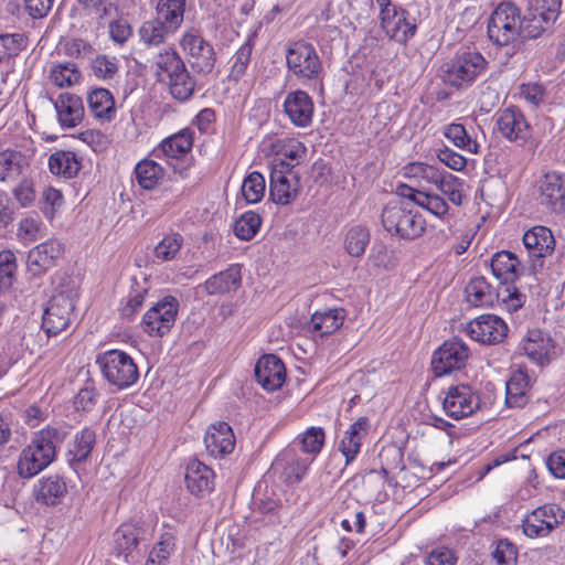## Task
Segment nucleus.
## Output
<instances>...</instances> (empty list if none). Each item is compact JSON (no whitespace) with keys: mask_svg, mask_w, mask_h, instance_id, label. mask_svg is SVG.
Masks as SVG:
<instances>
[{"mask_svg":"<svg viewBox=\"0 0 565 565\" xmlns=\"http://www.w3.org/2000/svg\"><path fill=\"white\" fill-rule=\"evenodd\" d=\"M67 435L66 427L49 426L38 431L19 454L18 475L23 479H31L47 468L55 459L56 447Z\"/></svg>","mask_w":565,"mask_h":565,"instance_id":"nucleus-1","label":"nucleus"},{"mask_svg":"<svg viewBox=\"0 0 565 565\" xmlns=\"http://www.w3.org/2000/svg\"><path fill=\"white\" fill-rule=\"evenodd\" d=\"M78 298V282L66 278L57 287L43 313L42 327L49 335L64 331L75 318V307Z\"/></svg>","mask_w":565,"mask_h":565,"instance_id":"nucleus-2","label":"nucleus"},{"mask_svg":"<svg viewBox=\"0 0 565 565\" xmlns=\"http://www.w3.org/2000/svg\"><path fill=\"white\" fill-rule=\"evenodd\" d=\"M104 380L118 391L134 386L139 380V370L134 359L121 350H107L96 358Z\"/></svg>","mask_w":565,"mask_h":565,"instance_id":"nucleus-3","label":"nucleus"},{"mask_svg":"<svg viewBox=\"0 0 565 565\" xmlns=\"http://www.w3.org/2000/svg\"><path fill=\"white\" fill-rule=\"evenodd\" d=\"M520 9L510 1L497 6L488 22V36L499 46L513 43L522 30H530L524 25Z\"/></svg>","mask_w":565,"mask_h":565,"instance_id":"nucleus-4","label":"nucleus"},{"mask_svg":"<svg viewBox=\"0 0 565 565\" xmlns=\"http://www.w3.org/2000/svg\"><path fill=\"white\" fill-rule=\"evenodd\" d=\"M384 228L402 238L419 237L426 226L424 217L415 210L399 201L390 202L382 213Z\"/></svg>","mask_w":565,"mask_h":565,"instance_id":"nucleus-5","label":"nucleus"},{"mask_svg":"<svg viewBox=\"0 0 565 565\" xmlns=\"http://www.w3.org/2000/svg\"><path fill=\"white\" fill-rule=\"evenodd\" d=\"M487 66L486 58L476 51L457 54L443 66V81L456 88L470 86Z\"/></svg>","mask_w":565,"mask_h":565,"instance_id":"nucleus-6","label":"nucleus"},{"mask_svg":"<svg viewBox=\"0 0 565 565\" xmlns=\"http://www.w3.org/2000/svg\"><path fill=\"white\" fill-rule=\"evenodd\" d=\"M380 8L381 29L391 40L404 44L416 33V23L409 13L391 0H375Z\"/></svg>","mask_w":565,"mask_h":565,"instance_id":"nucleus-7","label":"nucleus"},{"mask_svg":"<svg viewBox=\"0 0 565 565\" xmlns=\"http://www.w3.org/2000/svg\"><path fill=\"white\" fill-rule=\"evenodd\" d=\"M565 521V511L555 503L532 510L522 520V531L529 539L546 537Z\"/></svg>","mask_w":565,"mask_h":565,"instance_id":"nucleus-8","label":"nucleus"},{"mask_svg":"<svg viewBox=\"0 0 565 565\" xmlns=\"http://www.w3.org/2000/svg\"><path fill=\"white\" fill-rule=\"evenodd\" d=\"M470 350L465 341L452 338L445 341L433 354L431 370L438 377L463 369Z\"/></svg>","mask_w":565,"mask_h":565,"instance_id":"nucleus-9","label":"nucleus"},{"mask_svg":"<svg viewBox=\"0 0 565 565\" xmlns=\"http://www.w3.org/2000/svg\"><path fill=\"white\" fill-rule=\"evenodd\" d=\"M288 70L300 81L318 79L321 62L316 49L305 42L292 43L286 54Z\"/></svg>","mask_w":565,"mask_h":565,"instance_id":"nucleus-10","label":"nucleus"},{"mask_svg":"<svg viewBox=\"0 0 565 565\" xmlns=\"http://www.w3.org/2000/svg\"><path fill=\"white\" fill-rule=\"evenodd\" d=\"M178 300L167 296L151 306L141 320L142 330L150 337H163L173 327L178 313Z\"/></svg>","mask_w":565,"mask_h":565,"instance_id":"nucleus-11","label":"nucleus"},{"mask_svg":"<svg viewBox=\"0 0 565 565\" xmlns=\"http://www.w3.org/2000/svg\"><path fill=\"white\" fill-rule=\"evenodd\" d=\"M443 409L454 419L472 415L480 406L478 393L468 384L450 385L443 392Z\"/></svg>","mask_w":565,"mask_h":565,"instance_id":"nucleus-12","label":"nucleus"},{"mask_svg":"<svg viewBox=\"0 0 565 565\" xmlns=\"http://www.w3.org/2000/svg\"><path fill=\"white\" fill-rule=\"evenodd\" d=\"M182 51L190 56L191 63L200 72L209 73L215 64V54L212 45L206 42L199 31L190 29L180 40Z\"/></svg>","mask_w":565,"mask_h":565,"instance_id":"nucleus-13","label":"nucleus"},{"mask_svg":"<svg viewBox=\"0 0 565 565\" xmlns=\"http://www.w3.org/2000/svg\"><path fill=\"white\" fill-rule=\"evenodd\" d=\"M465 330L477 342L494 344L507 337L508 326L500 317L486 313L469 321Z\"/></svg>","mask_w":565,"mask_h":565,"instance_id":"nucleus-14","label":"nucleus"},{"mask_svg":"<svg viewBox=\"0 0 565 565\" xmlns=\"http://www.w3.org/2000/svg\"><path fill=\"white\" fill-rule=\"evenodd\" d=\"M299 193V178L292 170L273 167L269 181V195L274 203L288 205Z\"/></svg>","mask_w":565,"mask_h":565,"instance_id":"nucleus-15","label":"nucleus"},{"mask_svg":"<svg viewBox=\"0 0 565 565\" xmlns=\"http://www.w3.org/2000/svg\"><path fill=\"white\" fill-rule=\"evenodd\" d=\"M184 482L192 495L203 498L214 491L215 473L202 461L192 459L185 466Z\"/></svg>","mask_w":565,"mask_h":565,"instance_id":"nucleus-16","label":"nucleus"},{"mask_svg":"<svg viewBox=\"0 0 565 565\" xmlns=\"http://www.w3.org/2000/svg\"><path fill=\"white\" fill-rule=\"evenodd\" d=\"M524 354L539 365L548 364L555 356V344L546 332L530 330L520 344Z\"/></svg>","mask_w":565,"mask_h":565,"instance_id":"nucleus-17","label":"nucleus"},{"mask_svg":"<svg viewBox=\"0 0 565 565\" xmlns=\"http://www.w3.org/2000/svg\"><path fill=\"white\" fill-rule=\"evenodd\" d=\"M498 131L509 141L524 142L530 136V125L516 108H504L497 113Z\"/></svg>","mask_w":565,"mask_h":565,"instance_id":"nucleus-18","label":"nucleus"},{"mask_svg":"<svg viewBox=\"0 0 565 565\" xmlns=\"http://www.w3.org/2000/svg\"><path fill=\"white\" fill-rule=\"evenodd\" d=\"M559 0H532L529 12L527 36L536 38L555 22L559 13Z\"/></svg>","mask_w":565,"mask_h":565,"instance_id":"nucleus-19","label":"nucleus"},{"mask_svg":"<svg viewBox=\"0 0 565 565\" xmlns=\"http://www.w3.org/2000/svg\"><path fill=\"white\" fill-rule=\"evenodd\" d=\"M282 106L285 114L296 127L306 128L311 125L315 106L306 92L297 89L288 93Z\"/></svg>","mask_w":565,"mask_h":565,"instance_id":"nucleus-20","label":"nucleus"},{"mask_svg":"<svg viewBox=\"0 0 565 565\" xmlns=\"http://www.w3.org/2000/svg\"><path fill=\"white\" fill-rule=\"evenodd\" d=\"M63 253V243L56 238H50L29 252L28 267L33 274L40 275L53 267Z\"/></svg>","mask_w":565,"mask_h":565,"instance_id":"nucleus-21","label":"nucleus"},{"mask_svg":"<svg viewBox=\"0 0 565 565\" xmlns=\"http://www.w3.org/2000/svg\"><path fill=\"white\" fill-rule=\"evenodd\" d=\"M255 376L265 390H278L286 380L285 365L278 356L265 354L259 358L255 365Z\"/></svg>","mask_w":565,"mask_h":565,"instance_id":"nucleus-22","label":"nucleus"},{"mask_svg":"<svg viewBox=\"0 0 565 565\" xmlns=\"http://www.w3.org/2000/svg\"><path fill=\"white\" fill-rule=\"evenodd\" d=\"M57 122L63 129L74 128L84 118V105L79 96L71 93H62L52 100Z\"/></svg>","mask_w":565,"mask_h":565,"instance_id":"nucleus-23","label":"nucleus"},{"mask_svg":"<svg viewBox=\"0 0 565 565\" xmlns=\"http://www.w3.org/2000/svg\"><path fill=\"white\" fill-rule=\"evenodd\" d=\"M32 493L36 502L54 507L66 495L67 484L63 477L49 475L34 482Z\"/></svg>","mask_w":565,"mask_h":565,"instance_id":"nucleus-24","label":"nucleus"},{"mask_svg":"<svg viewBox=\"0 0 565 565\" xmlns=\"http://www.w3.org/2000/svg\"><path fill=\"white\" fill-rule=\"evenodd\" d=\"M204 444L209 454L215 458L231 454L235 447L232 427L225 422L212 424L205 433Z\"/></svg>","mask_w":565,"mask_h":565,"instance_id":"nucleus-25","label":"nucleus"},{"mask_svg":"<svg viewBox=\"0 0 565 565\" xmlns=\"http://www.w3.org/2000/svg\"><path fill=\"white\" fill-rule=\"evenodd\" d=\"M523 245L532 259L545 258L555 249V238L546 226H533L523 235Z\"/></svg>","mask_w":565,"mask_h":565,"instance_id":"nucleus-26","label":"nucleus"},{"mask_svg":"<svg viewBox=\"0 0 565 565\" xmlns=\"http://www.w3.org/2000/svg\"><path fill=\"white\" fill-rule=\"evenodd\" d=\"M369 427L370 419L365 416H362L353 422L343 433V436L339 443V450L345 458V465H350L352 461H354L360 454L362 440L367 434Z\"/></svg>","mask_w":565,"mask_h":565,"instance_id":"nucleus-27","label":"nucleus"},{"mask_svg":"<svg viewBox=\"0 0 565 565\" xmlns=\"http://www.w3.org/2000/svg\"><path fill=\"white\" fill-rule=\"evenodd\" d=\"M542 203L556 213H565V177L557 172L544 175L540 185Z\"/></svg>","mask_w":565,"mask_h":565,"instance_id":"nucleus-28","label":"nucleus"},{"mask_svg":"<svg viewBox=\"0 0 565 565\" xmlns=\"http://www.w3.org/2000/svg\"><path fill=\"white\" fill-rule=\"evenodd\" d=\"M193 146V135L190 129H182L179 132L163 139L154 149L157 157L162 156L167 160H183L186 158Z\"/></svg>","mask_w":565,"mask_h":565,"instance_id":"nucleus-29","label":"nucleus"},{"mask_svg":"<svg viewBox=\"0 0 565 565\" xmlns=\"http://www.w3.org/2000/svg\"><path fill=\"white\" fill-rule=\"evenodd\" d=\"M345 312L341 308H329L316 311L308 322V331L313 338H322L334 333L344 322Z\"/></svg>","mask_w":565,"mask_h":565,"instance_id":"nucleus-30","label":"nucleus"},{"mask_svg":"<svg viewBox=\"0 0 565 565\" xmlns=\"http://www.w3.org/2000/svg\"><path fill=\"white\" fill-rule=\"evenodd\" d=\"M152 67L158 82L163 84L186 70L183 60L173 47L161 50L154 56Z\"/></svg>","mask_w":565,"mask_h":565,"instance_id":"nucleus-31","label":"nucleus"},{"mask_svg":"<svg viewBox=\"0 0 565 565\" xmlns=\"http://www.w3.org/2000/svg\"><path fill=\"white\" fill-rule=\"evenodd\" d=\"M86 103L89 114L100 122H109L116 117L115 98L106 88L88 92Z\"/></svg>","mask_w":565,"mask_h":565,"instance_id":"nucleus-32","label":"nucleus"},{"mask_svg":"<svg viewBox=\"0 0 565 565\" xmlns=\"http://www.w3.org/2000/svg\"><path fill=\"white\" fill-rule=\"evenodd\" d=\"M310 462L307 459L299 458L294 450L286 449L280 452L273 462L274 469L282 471L287 483L299 482L308 472Z\"/></svg>","mask_w":565,"mask_h":565,"instance_id":"nucleus-33","label":"nucleus"},{"mask_svg":"<svg viewBox=\"0 0 565 565\" xmlns=\"http://www.w3.org/2000/svg\"><path fill=\"white\" fill-rule=\"evenodd\" d=\"M47 164L54 175L73 179L82 169V158L70 150H57L50 156Z\"/></svg>","mask_w":565,"mask_h":565,"instance_id":"nucleus-34","label":"nucleus"},{"mask_svg":"<svg viewBox=\"0 0 565 565\" xmlns=\"http://www.w3.org/2000/svg\"><path fill=\"white\" fill-rule=\"evenodd\" d=\"M491 270L500 282H514L520 271V260L509 250L497 252L491 258Z\"/></svg>","mask_w":565,"mask_h":565,"instance_id":"nucleus-35","label":"nucleus"},{"mask_svg":"<svg viewBox=\"0 0 565 565\" xmlns=\"http://www.w3.org/2000/svg\"><path fill=\"white\" fill-rule=\"evenodd\" d=\"M531 379L529 374L519 369L514 371L505 385V402L509 407H521L527 402Z\"/></svg>","mask_w":565,"mask_h":565,"instance_id":"nucleus-36","label":"nucleus"},{"mask_svg":"<svg viewBox=\"0 0 565 565\" xmlns=\"http://www.w3.org/2000/svg\"><path fill=\"white\" fill-rule=\"evenodd\" d=\"M145 531L137 523H124L114 533V551L118 555H129L143 539Z\"/></svg>","mask_w":565,"mask_h":565,"instance_id":"nucleus-37","label":"nucleus"},{"mask_svg":"<svg viewBox=\"0 0 565 565\" xmlns=\"http://www.w3.org/2000/svg\"><path fill=\"white\" fill-rule=\"evenodd\" d=\"M184 12L185 0H158L156 6V18L175 32L183 22Z\"/></svg>","mask_w":565,"mask_h":565,"instance_id":"nucleus-38","label":"nucleus"},{"mask_svg":"<svg viewBox=\"0 0 565 565\" xmlns=\"http://www.w3.org/2000/svg\"><path fill=\"white\" fill-rule=\"evenodd\" d=\"M241 279L239 268L231 266L209 278L204 284V288L210 295L225 294L236 290L241 285Z\"/></svg>","mask_w":565,"mask_h":565,"instance_id":"nucleus-39","label":"nucleus"},{"mask_svg":"<svg viewBox=\"0 0 565 565\" xmlns=\"http://www.w3.org/2000/svg\"><path fill=\"white\" fill-rule=\"evenodd\" d=\"M29 167L28 158L20 151L0 152V181H13Z\"/></svg>","mask_w":565,"mask_h":565,"instance_id":"nucleus-40","label":"nucleus"},{"mask_svg":"<svg viewBox=\"0 0 565 565\" xmlns=\"http://www.w3.org/2000/svg\"><path fill=\"white\" fill-rule=\"evenodd\" d=\"M466 300L473 307L492 306L495 294L484 277H473L465 289Z\"/></svg>","mask_w":565,"mask_h":565,"instance_id":"nucleus-41","label":"nucleus"},{"mask_svg":"<svg viewBox=\"0 0 565 565\" xmlns=\"http://www.w3.org/2000/svg\"><path fill=\"white\" fill-rule=\"evenodd\" d=\"M177 550V536L173 532H163L149 552L145 565H169Z\"/></svg>","mask_w":565,"mask_h":565,"instance_id":"nucleus-42","label":"nucleus"},{"mask_svg":"<svg viewBox=\"0 0 565 565\" xmlns=\"http://www.w3.org/2000/svg\"><path fill=\"white\" fill-rule=\"evenodd\" d=\"M407 190L409 193L401 192L402 195L409 198L416 205L428 211L436 217L443 218L448 214V204L438 194L418 191L412 188H408Z\"/></svg>","mask_w":565,"mask_h":565,"instance_id":"nucleus-43","label":"nucleus"},{"mask_svg":"<svg viewBox=\"0 0 565 565\" xmlns=\"http://www.w3.org/2000/svg\"><path fill=\"white\" fill-rule=\"evenodd\" d=\"M173 33H175V31L171 28H167V25L157 18L145 21L138 30L140 42L148 47L163 44L169 35Z\"/></svg>","mask_w":565,"mask_h":565,"instance_id":"nucleus-44","label":"nucleus"},{"mask_svg":"<svg viewBox=\"0 0 565 565\" xmlns=\"http://www.w3.org/2000/svg\"><path fill=\"white\" fill-rule=\"evenodd\" d=\"M443 135L447 138L455 147L467 151L472 154H477L480 151V145L463 125L452 122L445 126Z\"/></svg>","mask_w":565,"mask_h":565,"instance_id":"nucleus-45","label":"nucleus"},{"mask_svg":"<svg viewBox=\"0 0 565 565\" xmlns=\"http://www.w3.org/2000/svg\"><path fill=\"white\" fill-rule=\"evenodd\" d=\"M137 183L145 190H153L164 177V169L152 159H142L135 167Z\"/></svg>","mask_w":565,"mask_h":565,"instance_id":"nucleus-46","label":"nucleus"},{"mask_svg":"<svg viewBox=\"0 0 565 565\" xmlns=\"http://www.w3.org/2000/svg\"><path fill=\"white\" fill-rule=\"evenodd\" d=\"M306 152L307 148L301 141L287 138L280 158L274 159L273 167L282 170H292L295 166L303 160Z\"/></svg>","mask_w":565,"mask_h":565,"instance_id":"nucleus-47","label":"nucleus"},{"mask_svg":"<svg viewBox=\"0 0 565 565\" xmlns=\"http://www.w3.org/2000/svg\"><path fill=\"white\" fill-rule=\"evenodd\" d=\"M81 72L74 63H58L49 72V81L58 88L72 87L79 83Z\"/></svg>","mask_w":565,"mask_h":565,"instance_id":"nucleus-48","label":"nucleus"},{"mask_svg":"<svg viewBox=\"0 0 565 565\" xmlns=\"http://www.w3.org/2000/svg\"><path fill=\"white\" fill-rule=\"evenodd\" d=\"M494 297V300H497L501 308L509 312H514L522 308L526 300V296L513 282H500Z\"/></svg>","mask_w":565,"mask_h":565,"instance_id":"nucleus-49","label":"nucleus"},{"mask_svg":"<svg viewBox=\"0 0 565 565\" xmlns=\"http://www.w3.org/2000/svg\"><path fill=\"white\" fill-rule=\"evenodd\" d=\"M96 440L95 431L90 428H84L75 435L73 446L68 450L70 461L83 462L92 452Z\"/></svg>","mask_w":565,"mask_h":565,"instance_id":"nucleus-50","label":"nucleus"},{"mask_svg":"<svg viewBox=\"0 0 565 565\" xmlns=\"http://www.w3.org/2000/svg\"><path fill=\"white\" fill-rule=\"evenodd\" d=\"M440 169L425 162H409L402 168V174L405 179L417 183L434 184L438 178Z\"/></svg>","mask_w":565,"mask_h":565,"instance_id":"nucleus-51","label":"nucleus"},{"mask_svg":"<svg viewBox=\"0 0 565 565\" xmlns=\"http://www.w3.org/2000/svg\"><path fill=\"white\" fill-rule=\"evenodd\" d=\"M369 243L370 233L361 225L352 226L344 235V248L347 253L353 257L362 256Z\"/></svg>","mask_w":565,"mask_h":565,"instance_id":"nucleus-52","label":"nucleus"},{"mask_svg":"<svg viewBox=\"0 0 565 565\" xmlns=\"http://www.w3.org/2000/svg\"><path fill=\"white\" fill-rule=\"evenodd\" d=\"M434 185L455 205L462 202V182L459 178L440 170Z\"/></svg>","mask_w":565,"mask_h":565,"instance_id":"nucleus-53","label":"nucleus"},{"mask_svg":"<svg viewBox=\"0 0 565 565\" xmlns=\"http://www.w3.org/2000/svg\"><path fill=\"white\" fill-rule=\"evenodd\" d=\"M166 85L172 98L178 102H186L195 90V79L188 68L173 77L171 82H168Z\"/></svg>","mask_w":565,"mask_h":565,"instance_id":"nucleus-54","label":"nucleus"},{"mask_svg":"<svg viewBox=\"0 0 565 565\" xmlns=\"http://www.w3.org/2000/svg\"><path fill=\"white\" fill-rule=\"evenodd\" d=\"M265 190V178L257 171H253L247 174L241 186L242 196L248 204L260 202L264 198Z\"/></svg>","mask_w":565,"mask_h":565,"instance_id":"nucleus-55","label":"nucleus"},{"mask_svg":"<svg viewBox=\"0 0 565 565\" xmlns=\"http://www.w3.org/2000/svg\"><path fill=\"white\" fill-rule=\"evenodd\" d=\"M86 13L97 22L109 21L118 14L117 6L113 0H78Z\"/></svg>","mask_w":565,"mask_h":565,"instance_id":"nucleus-56","label":"nucleus"},{"mask_svg":"<svg viewBox=\"0 0 565 565\" xmlns=\"http://www.w3.org/2000/svg\"><path fill=\"white\" fill-rule=\"evenodd\" d=\"M26 47V39L22 33L0 34V63L15 57Z\"/></svg>","mask_w":565,"mask_h":565,"instance_id":"nucleus-57","label":"nucleus"},{"mask_svg":"<svg viewBox=\"0 0 565 565\" xmlns=\"http://www.w3.org/2000/svg\"><path fill=\"white\" fill-rule=\"evenodd\" d=\"M260 225V216L253 211H248L235 222L234 233L239 239L249 241L258 233Z\"/></svg>","mask_w":565,"mask_h":565,"instance_id":"nucleus-58","label":"nucleus"},{"mask_svg":"<svg viewBox=\"0 0 565 565\" xmlns=\"http://www.w3.org/2000/svg\"><path fill=\"white\" fill-rule=\"evenodd\" d=\"M297 439L303 452L317 456L324 445L326 434L321 427L312 426L300 434Z\"/></svg>","mask_w":565,"mask_h":565,"instance_id":"nucleus-59","label":"nucleus"},{"mask_svg":"<svg viewBox=\"0 0 565 565\" xmlns=\"http://www.w3.org/2000/svg\"><path fill=\"white\" fill-rule=\"evenodd\" d=\"M183 244V238L180 234L173 233L166 235L154 247V256L157 259L168 262L178 255Z\"/></svg>","mask_w":565,"mask_h":565,"instance_id":"nucleus-60","label":"nucleus"},{"mask_svg":"<svg viewBox=\"0 0 565 565\" xmlns=\"http://www.w3.org/2000/svg\"><path fill=\"white\" fill-rule=\"evenodd\" d=\"M253 46L249 42H245L233 55V64L230 72V78L238 81L246 72L250 62Z\"/></svg>","mask_w":565,"mask_h":565,"instance_id":"nucleus-61","label":"nucleus"},{"mask_svg":"<svg viewBox=\"0 0 565 565\" xmlns=\"http://www.w3.org/2000/svg\"><path fill=\"white\" fill-rule=\"evenodd\" d=\"M41 226L38 217L26 216L19 222L17 236L24 242L36 241L41 236Z\"/></svg>","mask_w":565,"mask_h":565,"instance_id":"nucleus-62","label":"nucleus"},{"mask_svg":"<svg viewBox=\"0 0 565 565\" xmlns=\"http://www.w3.org/2000/svg\"><path fill=\"white\" fill-rule=\"evenodd\" d=\"M458 556L456 552L447 546H438L427 553L426 565H456Z\"/></svg>","mask_w":565,"mask_h":565,"instance_id":"nucleus-63","label":"nucleus"},{"mask_svg":"<svg viewBox=\"0 0 565 565\" xmlns=\"http://www.w3.org/2000/svg\"><path fill=\"white\" fill-rule=\"evenodd\" d=\"M518 551L509 541H499L493 552V559L497 565H515Z\"/></svg>","mask_w":565,"mask_h":565,"instance_id":"nucleus-64","label":"nucleus"}]
</instances>
